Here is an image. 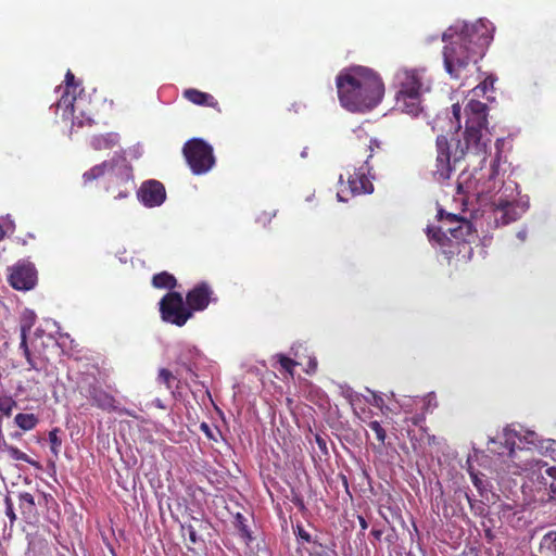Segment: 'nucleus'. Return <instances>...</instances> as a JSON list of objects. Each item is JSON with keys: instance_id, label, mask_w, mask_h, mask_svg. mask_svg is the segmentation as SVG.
Returning <instances> with one entry per match:
<instances>
[{"instance_id": "1", "label": "nucleus", "mask_w": 556, "mask_h": 556, "mask_svg": "<svg viewBox=\"0 0 556 556\" xmlns=\"http://www.w3.org/2000/svg\"><path fill=\"white\" fill-rule=\"evenodd\" d=\"M466 128L464 138L451 140L446 136L437 137V159L432 176L434 180L443 182L451 178L457 163L463 161L467 153L485 155L488 143L483 140L482 131L486 130L488 106L479 100L470 99L465 106Z\"/></svg>"}, {"instance_id": "2", "label": "nucleus", "mask_w": 556, "mask_h": 556, "mask_svg": "<svg viewBox=\"0 0 556 556\" xmlns=\"http://www.w3.org/2000/svg\"><path fill=\"white\" fill-rule=\"evenodd\" d=\"M492 38L490 23L481 20L473 24L448 27L442 35V40L448 42L443 48V63L447 74L456 80L466 78L470 64H476L483 56Z\"/></svg>"}, {"instance_id": "3", "label": "nucleus", "mask_w": 556, "mask_h": 556, "mask_svg": "<svg viewBox=\"0 0 556 556\" xmlns=\"http://www.w3.org/2000/svg\"><path fill=\"white\" fill-rule=\"evenodd\" d=\"M341 105L350 112L363 113L376 108L384 94V84L372 70L353 66L341 71L336 78Z\"/></svg>"}, {"instance_id": "4", "label": "nucleus", "mask_w": 556, "mask_h": 556, "mask_svg": "<svg viewBox=\"0 0 556 556\" xmlns=\"http://www.w3.org/2000/svg\"><path fill=\"white\" fill-rule=\"evenodd\" d=\"M394 110L418 117L424 112V96L431 91L432 80L425 67H400L393 76Z\"/></svg>"}, {"instance_id": "5", "label": "nucleus", "mask_w": 556, "mask_h": 556, "mask_svg": "<svg viewBox=\"0 0 556 556\" xmlns=\"http://www.w3.org/2000/svg\"><path fill=\"white\" fill-rule=\"evenodd\" d=\"M102 177H106V191L113 193L114 199L127 198L135 188L132 167L124 156H113L83 174L85 185Z\"/></svg>"}, {"instance_id": "6", "label": "nucleus", "mask_w": 556, "mask_h": 556, "mask_svg": "<svg viewBox=\"0 0 556 556\" xmlns=\"http://www.w3.org/2000/svg\"><path fill=\"white\" fill-rule=\"evenodd\" d=\"M184 157L194 175H203L215 165L213 148L201 138H192L182 147Z\"/></svg>"}, {"instance_id": "7", "label": "nucleus", "mask_w": 556, "mask_h": 556, "mask_svg": "<svg viewBox=\"0 0 556 556\" xmlns=\"http://www.w3.org/2000/svg\"><path fill=\"white\" fill-rule=\"evenodd\" d=\"M56 111L62 110V118L72 119L73 126L84 127L94 124V115L90 108H87L83 97L62 94L55 103Z\"/></svg>"}, {"instance_id": "8", "label": "nucleus", "mask_w": 556, "mask_h": 556, "mask_svg": "<svg viewBox=\"0 0 556 556\" xmlns=\"http://www.w3.org/2000/svg\"><path fill=\"white\" fill-rule=\"evenodd\" d=\"M159 304L161 318L165 323L182 327L192 317V313L179 292H167Z\"/></svg>"}, {"instance_id": "9", "label": "nucleus", "mask_w": 556, "mask_h": 556, "mask_svg": "<svg viewBox=\"0 0 556 556\" xmlns=\"http://www.w3.org/2000/svg\"><path fill=\"white\" fill-rule=\"evenodd\" d=\"M364 169V166H362L355 169L353 174H349L346 185L343 184L342 176H340L341 188L338 191L340 201H346L344 194L358 195L372 192L374 185Z\"/></svg>"}, {"instance_id": "10", "label": "nucleus", "mask_w": 556, "mask_h": 556, "mask_svg": "<svg viewBox=\"0 0 556 556\" xmlns=\"http://www.w3.org/2000/svg\"><path fill=\"white\" fill-rule=\"evenodd\" d=\"M438 217L451 238L464 242L469 240V237L472 235V225L469 220L455 214H444L443 210L438 212Z\"/></svg>"}, {"instance_id": "11", "label": "nucleus", "mask_w": 556, "mask_h": 556, "mask_svg": "<svg viewBox=\"0 0 556 556\" xmlns=\"http://www.w3.org/2000/svg\"><path fill=\"white\" fill-rule=\"evenodd\" d=\"M212 287L202 281L195 285L186 294V304L191 313L204 311L211 302H216Z\"/></svg>"}, {"instance_id": "12", "label": "nucleus", "mask_w": 556, "mask_h": 556, "mask_svg": "<svg viewBox=\"0 0 556 556\" xmlns=\"http://www.w3.org/2000/svg\"><path fill=\"white\" fill-rule=\"evenodd\" d=\"M10 285L16 290L27 291L37 282V270L31 263H17L9 277Z\"/></svg>"}, {"instance_id": "13", "label": "nucleus", "mask_w": 556, "mask_h": 556, "mask_svg": "<svg viewBox=\"0 0 556 556\" xmlns=\"http://www.w3.org/2000/svg\"><path fill=\"white\" fill-rule=\"evenodd\" d=\"M137 195L144 206L155 207L166 200V190L162 182L151 179L142 182Z\"/></svg>"}, {"instance_id": "14", "label": "nucleus", "mask_w": 556, "mask_h": 556, "mask_svg": "<svg viewBox=\"0 0 556 556\" xmlns=\"http://www.w3.org/2000/svg\"><path fill=\"white\" fill-rule=\"evenodd\" d=\"M87 386H79L80 393L90 399L93 406L106 412L116 410V400L113 395L96 386V379L92 377Z\"/></svg>"}, {"instance_id": "15", "label": "nucleus", "mask_w": 556, "mask_h": 556, "mask_svg": "<svg viewBox=\"0 0 556 556\" xmlns=\"http://www.w3.org/2000/svg\"><path fill=\"white\" fill-rule=\"evenodd\" d=\"M476 175L477 174L473 175V180H470L466 184V187H464L463 182L458 181L457 192L458 193H470L471 192L472 194L478 195V197L489 193L492 190V186H490V184H491L492 179L494 178V176L496 175V170L494 168L491 170V173L489 174L488 184L486 182L480 184V179L483 176L481 173H480V177H477Z\"/></svg>"}, {"instance_id": "16", "label": "nucleus", "mask_w": 556, "mask_h": 556, "mask_svg": "<svg viewBox=\"0 0 556 556\" xmlns=\"http://www.w3.org/2000/svg\"><path fill=\"white\" fill-rule=\"evenodd\" d=\"M18 509L26 522H31L38 517V509L35 496L26 491L17 492Z\"/></svg>"}, {"instance_id": "17", "label": "nucleus", "mask_w": 556, "mask_h": 556, "mask_svg": "<svg viewBox=\"0 0 556 556\" xmlns=\"http://www.w3.org/2000/svg\"><path fill=\"white\" fill-rule=\"evenodd\" d=\"M494 218L497 225H508L519 218L518 208L511 202H500L494 208Z\"/></svg>"}, {"instance_id": "18", "label": "nucleus", "mask_w": 556, "mask_h": 556, "mask_svg": "<svg viewBox=\"0 0 556 556\" xmlns=\"http://www.w3.org/2000/svg\"><path fill=\"white\" fill-rule=\"evenodd\" d=\"M184 97L193 104L213 108L220 112L218 101L210 93L190 88L184 91Z\"/></svg>"}, {"instance_id": "19", "label": "nucleus", "mask_w": 556, "mask_h": 556, "mask_svg": "<svg viewBox=\"0 0 556 556\" xmlns=\"http://www.w3.org/2000/svg\"><path fill=\"white\" fill-rule=\"evenodd\" d=\"M368 428L375 433L378 444L372 443L371 448L374 452L381 453L386 446L387 430L381 426L378 420H371L367 424Z\"/></svg>"}, {"instance_id": "20", "label": "nucleus", "mask_w": 556, "mask_h": 556, "mask_svg": "<svg viewBox=\"0 0 556 556\" xmlns=\"http://www.w3.org/2000/svg\"><path fill=\"white\" fill-rule=\"evenodd\" d=\"M152 286L156 289H168L173 291L177 286V279L172 274L162 271L152 277Z\"/></svg>"}, {"instance_id": "21", "label": "nucleus", "mask_w": 556, "mask_h": 556, "mask_svg": "<svg viewBox=\"0 0 556 556\" xmlns=\"http://www.w3.org/2000/svg\"><path fill=\"white\" fill-rule=\"evenodd\" d=\"M539 551L542 556H556V530L543 535Z\"/></svg>"}, {"instance_id": "22", "label": "nucleus", "mask_w": 556, "mask_h": 556, "mask_svg": "<svg viewBox=\"0 0 556 556\" xmlns=\"http://www.w3.org/2000/svg\"><path fill=\"white\" fill-rule=\"evenodd\" d=\"M39 419L38 417L33 413H18L14 417V424L22 429L23 431H30L36 428L38 425Z\"/></svg>"}, {"instance_id": "23", "label": "nucleus", "mask_w": 556, "mask_h": 556, "mask_svg": "<svg viewBox=\"0 0 556 556\" xmlns=\"http://www.w3.org/2000/svg\"><path fill=\"white\" fill-rule=\"evenodd\" d=\"M0 451H5L14 460H22L33 466H38V463L33 460L26 453L14 445L8 444L7 441L4 442V445L0 446Z\"/></svg>"}, {"instance_id": "24", "label": "nucleus", "mask_w": 556, "mask_h": 556, "mask_svg": "<svg viewBox=\"0 0 556 556\" xmlns=\"http://www.w3.org/2000/svg\"><path fill=\"white\" fill-rule=\"evenodd\" d=\"M366 151H369V154L367 155V159L365 161V167L367 172L370 173L372 168V164L370 163L371 160L377 155L379 161H382L384 151L382 150L380 143L374 139L370 140V143L368 144Z\"/></svg>"}, {"instance_id": "25", "label": "nucleus", "mask_w": 556, "mask_h": 556, "mask_svg": "<svg viewBox=\"0 0 556 556\" xmlns=\"http://www.w3.org/2000/svg\"><path fill=\"white\" fill-rule=\"evenodd\" d=\"M117 140L118 138L116 134H106L94 137L91 144L96 150L111 149L117 143Z\"/></svg>"}, {"instance_id": "26", "label": "nucleus", "mask_w": 556, "mask_h": 556, "mask_svg": "<svg viewBox=\"0 0 556 556\" xmlns=\"http://www.w3.org/2000/svg\"><path fill=\"white\" fill-rule=\"evenodd\" d=\"M309 556H336L337 553L334 548L320 543L317 539L311 544V547L307 549Z\"/></svg>"}, {"instance_id": "27", "label": "nucleus", "mask_w": 556, "mask_h": 556, "mask_svg": "<svg viewBox=\"0 0 556 556\" xmlns=\"http://www.w3.org/2000/svg\"><path fill=\"white\" fill-rule=\"evenodd\" d=\"M428 237L430 241H434L440 245H445L447 241H451V238L447 236L444 230V226L439 227H428Z\"/></svg>"}, {"instance_id": "28", "label": "nucleus", "mask_w": 556, "mask_h": 556, "mask_svg": "<svg viewBox=\"0 0 556 556\" xmlns=\"http://www.w3.org/2000/svg\"><path fill=\"white\" fill-rule=\"evenodd\" d=\"M37 316L36 314L30 309H25L22 313L21 320H20V331L21 333L28 334L31 328L34 327L36 323Z\"/></svg>"}, {"instance_id": "29", "label": "nucleus", "mask_w": 556, "mask_h": 556, "mask_svg": "<svg viewBox=\"0 0 556 556\" xmlns=\"http://www.w3.org/2000/svg\"><path fill=\"white\" fill-rule=\"evenodd\" d=\"M17 406V402L11 395H0V415L10 417L13 409Z\"/></svg>"}, {"instance_id": "30", "label": "nucleus", "mask_w": 556, "mask_h": 556, "mask_svg": "<svg viewBox=\"0 0 556 556\" xmlns=\"http://www.w3.org/2000/svg\"><path fill=\"white\" fill-rule=\"evenodd\" d=\"M60 433V429L59 428H53L50 432H49V443H50V451L51 453L58 457L59 456V453H60V450H61V446H62V440L59 435Z\"/></svg>"}, {"instance_id": "31", "label": "nucleus", "mask_w": 556, "mask_h": 556, "mask_svg": "<svg viewBox=\"0 0 556 556\" xmlns=\"http://www.w3.org/2000/svg\"><path fill=\"white\" fill-rule=\"evenodd\" d=\"M65 88L62 94L68 93L70 96H76V90L80 87L76 80L74 74L68 70L65 74Z\"/></svg>"}, {"instance_id": "32", "label": "nucleus", "mask_w": 556, "mask_h": 556, "mask_svg": "<svg viewBox=\"0 0 556 556\" xmlns=\"http://www.w3.org/2000/svg\"><path fill=\"white\" fill-rule=\"evenodd\" d=\"M276 357L281 368H283L290 376H293L294 368L299 365V363L283 354H277Z\"/></svg>"}, {"instance_id": "33", "label": "nucleus", "mask_w": 556, "mask_h": 556, "mask_svg": "<svg viewBox=\"0 0 556 556\" xmlns=\"http://www.w3.org/2000/svg\"><path fill=\"white\" fill-rule=\"evenodd\" d=\"M493 84H494V78H492L491 76L486 77L482 83H480L472 89L473 96L475 97L485 96L489 88H493Z\"/></svg>"}, {"instance_id": "34", "label": "nucleus", "mask_w": 556, "mask_h": 556, "mask_svg": "<svg viewBox=\"0 0 556 556\" xmlns=\"http://www.w3.org/2000/svg\"><path fill=\"white\" fill-rule=\"evenodd\" d=\"M159 380L164 383L168 390H170L173 388V381L176 380V377L172 374L170 370L161 368L159 371Z\"/></svg>"}, {"instance_id": "35", "label": "nucleus", "mask_w": 556, "mask_h": 556, "mask_svg": "<svg viewBox=\"0 0 556 556\" xmlns=\"http://www.w3.org/2000/svg\"><path fill=\"white\" fill-rule=\"evenodd\" d=\"M4 505H5V515L10 520V526L13 527V525L17 520V516L15 514L13 502L10 496H5Z\"/></svg>"}, {"instance_id": "36", "label": "nucleus", "mask_w": 556, "mask_h": 556, "mask_svg": "<svg viewBox=\"0 0 556 556\" xmlns=\"http://www.w3.org/2000/svg\"><path fill=\"white\" fill-rule=\"evenodd\" d=\"M294 533L299 539L306 543L312 544V542L314 541L311 534L301 525H296V527L294 528Z\"/></svg>"}, {"instance_id": "37", "label": "nucleus", "mask_w": 556, "mask_h": 556, "mask_svg": "<svg viewBox=\"0 0 556 556\" xmlns=\"http://www.w3.org/2000/svg\"><path fill=\"white\" fill-rule=\"evenodd\" d=\"M515 437L516 433L513 430H509L507 428L504 430L505 444L508 446L510 453L514 452V446L516 444Z\"/></svg>"}, {"instance_id": "38", "label": "nucleus", "mask_w": 556, "mask_h": 556, "mask_svg": "<svg viewBox=\"0 0 556 556\" xmlns=\"http://www.w3.org/2000/svg\"><path fill=\"white\" fill-rule=\"evenodd\" d=\"M181 528H182V530L187 531L189 541L192 544H195L198 542V534H197L194 527L191 525H188V526H182Z\"/></svg>"}, {"instance_id": "39", "label": "nucleus", "mask_w": 556, "mask_h": 556, "mask_svg": "<svg viewBox=\"0 0 556 556\" xmlns=\"http://www.w3.org/2000/svg\"><path fill=\"white\" fill-rule=\"evenodd\" d=\"M470 476L473 485L478 489L479 492H482L484 488V481L481 478H479L477 473L471 472Z\"/></svg>"}, {"instance_id": "40", "label": "nucleus", "mask_w": 556, "mask_h": 556, "mask_svg": "<svg viewBox=\"0 0 556 556\" xmlns=\"http://www.w3.org/2000/svg\"><path fill=\"white\" fill-rule=\"evenodd\" d=\"M27 336L28 334L21 333L20 349L23 351V355H28V352L30 351L27 344Z\"/></svg>"}, {"instance_id": "41", "label": "nucleus", "mask_w": 556, "mask_h": 556, "mask_svg": "<svg viewBox=\"0 0 556 556\" xmlns=\"http://www.w3.org/2000/svg\"><path fill=\"white\" fill-rule=\"evenodd\" d=\"M243 519L244 518L241 514L237 515V520L240 523V531H241L242 535L250 539V533H249L248 527L243 523Z\"/></svg>"}, {"instance_id": "42", "label": "nucleus", "mask_w": 556, "mask_h": 556, "mask_svg": "<svg viewBox=\"0 0 556 556\" xmlns=\"http://www.w3.org/2000/svg\"><path fill=\"white\" fill-rule=\"evenodd\" d=\"M386 541L389 545H393L397 541V534L394 528H391V531L386 536Z\"/></svg>"}, {"instance_id": "43", "label": "nucleus", "mask_w": 556, "mask_h": 556, "mask_svg": "<svg viewBox=\"0 0 556 556\" xmlns=\"http://www.w3.org/2000/svg\"><path fill=\"white\" fill-rule=\"evenodd\" d=\"M24 356H25V358H26V361H27V364H28V366H29V368H28V369H35V370H37V369H38V368H37V364H36V362L34 361V358H33V356H31L30 351L28 352V355H24Z\"/></svg>"}, {"instance_id": "44", "label": "nucleus", "mask_w": 556, "mask_h": 556, "mask_svg": "<svg viewBox=\"0 0 556 556\" xmlns=\"http://www.w3.org/2000/svg\"><path fill=\"white\" fill-rule=\"evenodd\" d=\"M24 356H25V358H26V361H27V364H28V366H29V368H28V369H35V370H37V369H38V368H37V364H36V362L34 361V358H33V356H31L30 351L28 352V355H24Z\"/></svg>"}, {"instance_id": "45", "label": "nucleus", "mask_w": 556, "mask_h": 556, "mask_svg": "<svg viewBox=\"0 0 556 556\" xmlns=\"http://www.w3.org/2000/svg\"><path fill=\"white\" fill-rule=\"evenodd\" d=\"M315 440H316V443L318 444L319 448H320L321 451L327 452V444H326L325 439H323L320 435H318V434H317V435L315 437Z\"/></svg>"}, {"instance_id": "46", "label": "nucleus", "mask_w": 556, "mask_h": 556, "mask_svg": "<svg viewBox=\"0 0 556 556\" xmlns=\"http://www.w3.org/2000/svg\"><path fill=\"white\" fill-rule=\"evenodd\" d=\"M370 534L375 538V540L380 541L383 534V531L378 528H372Z\"/></svg>"}, {"instance_id": "47", "label": "nucleus", "mask_w": 556, "mask_h": 556, "mask_svg": "<svg viewBox=\"0 0 556 556\" xmlns=\"http://www.w3.org/2000/svg\"><path fill=\"white\" fill-rule=\"evenodd\" d=\"M357 519H358V522H359V526H361V530H362V532H364L365 530H367V528H368V522L366 521V519H365L363 516H361V515H358V516H357Z\"/></svg>"}, {"instance_id": "48", "label": "nucleus", "mask_w": 556, "mask_h": 556, "mask_svg": "<svg viewBox=\"0 0 556 556\" xmlns=\"http://www.w3.org/2000/svg\"><path fill=\"white\" fill-rule=\"evenodd\" d=\"M453 115L456 118L457 122H459L460 118V106L459 104H453L452 106Z\"/></svg>"}, {"instance_id": "49", "label": "nucleus", "mask_w": 556, "mask_h": 556, "mask_svg": "<svg viewBox=\"0 0 556 556\" xmlns=\"http://www.w3.org/2000/svg\"><path fill=\"white\" fill-rule=\"evenodd\" d=\"M424 420H425V417L422 415H416L410 418L412 424L415 426H418Z\"/></svg>"}, {"instance_id": "50", "label": "nucleus", "mask_w": 556, "mask_h": 556, "mask_svg": "<svg viewBox=\"0 0 556 556\" xmlns=\"http://www.w3.org/2000/svg\"><path fill=\"white\" fill-rule=\"evenodd\" d=\"M546 473L554 479V482H556V467L553 466V467H548L546 469Z\"/></svg>"}, {"instance_id": "51", "label": "nucleus", "mask_w": 556, "mask_h": 556, "mask_svg": "<svg viewBox=\"0 0 556 556\" xmlns=\"http://www.w3.org/2000/svg\"><path fill=\"white\" fill-rule=\"evenodd\" d=\"M4 435H3V432H2V416L0 415V446L1 445H4Z\"/></svg>"}, {"instance_id": "52", "label": "nucleus", "mask_w": 556, "mask_h": 556, "mask_svg": "<svg viewBox=\"0 0 556 556\" xmlns=\"http://www.w3.org/2000/svg\"><path fill=\"white\" fill-rule=\"evenodd\" d=\"M519 468L520 470L526 471L532 469V465L531 463L527 462L526 464H523V466H520Z\"/></svg>"}, {"instance_id": "53", "label": "nucleus", "mask_w": 556, "mask_h": 556, "mask_svg": "<svg viewBox=\"0 0 556 556\" xmlns=\"http://www.w3.org/2000/svg\"><path fill=\"white\" fill-rule=\"evenodd\" d=\"M467 500L469 502V505H470L471 509L472 510L476 509V505L478 504V502L477 501H472L468 495H467Z\"/></svg>"}, {"instance_id": "54", "label": "nucleus", "mask_w": 556, "mask_h": 556, "mask_svg": "<svg viewBox=\"0 0 556 556\" xmlns=\"http://www.w3.org/2000/svg\"><path fill=\"white\" fill-rule=\"evenodd\" d=\"M476 506H477V507H476V510L481 509V510L479 511V515H482V513H483V506H482V503H481V502H478V504H477Z\"/></svg>"}, {"instance_id": "55", "label": "nucleus", "mask_w": 556, "mask_h": 556, "mask_svg": "<svg viewBox=\"0 0 556 556\" xmlns=\"http://www.w3.org/2000/svg\"><path fill=\"white\" fill-rule=\"evenodd\" d=\"M5 236V231L3 230L2 226L0 225V240H2Z\"/></svg>"}, {"instance_id": "56", "label": "nucleus", "mask_w": 556, "mask_h": 556, "mask_svg": "<svg viewBox=\"0 0 556 556\" xmlns=\"http://www.w3.org/2000/svg\"><path fill=\"white\" fill-rule=\"evenodd\" d=\"M551 491L556 494V482H552Z\"/></svg>"}, {"instance_id": "57", "label": "nucleus", "mask_w": 556, "mask_h": 556, "mask_svg": "<svg viewBox=\"0 0 556 556\" xmlns=\"http://www.w3.org/2000/svg\"><path fill=\"white\" fill-rule=\"evenodd\" d=\"M202 429H204V431L208 432V426L206 424H202Z\"/></svg>"}, {"instance_id": "58", "label": "nucleus", "mask_w": 556, "mask_h": 556, "mask_svg": "<svg viewBox=\"0 0 556 556\" xmlns=\"http://www.w3.org/2000/svg\"><path fill=\"white\" fill-rule=\"evenodd\" d=\"M379 513H380V515L383 517V519L386 520V522H388V523H389V519H388V518H387V517L381 513V510H380Z\"/></svg>"}, {"instance_id": "59", "label": "nucleus", "mask_w": 556, "mask_h": 556, "mask_svg": "<svg viewBox=\"0 0 556 556\" xmlns=\"http://www.w3.org/2000/svg\"><path fill=\"white\" fill-rule=\"evenodd\" d=\"M12 437H13V438H15V439H17V438H20V437H21V433H14V434H12Z\"/></svg>"}]
</instances>
